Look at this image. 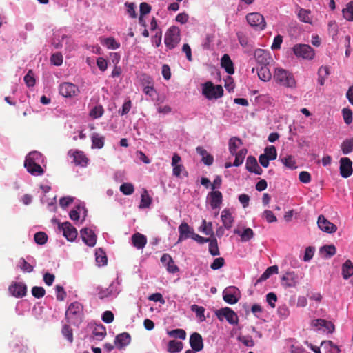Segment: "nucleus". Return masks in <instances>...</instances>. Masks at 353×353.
Returning <instances> with one entry per match:
<instances>
[{
	"instance_id": "dca6fc26",
	"label": "nucleus",
	"mask_w": 353,
	"mask_h": 353,
	"mask_svg": "<svg viewBox=\"0 0 353 353\" xmlns=\"http://www.w3.org/2000/svg\"><path fill=\"white\" fill-rule=\"evenodd\" d=\"M179 237L178 242L185 240L188 238H192L194 232L192 228L190 227L189 225L183 222L179 226Z\"/></svg>"
},
{
	"instance_id": "2eb2a0df",
	"label": "nucleus",
	"mask_w": 353,
	"mask_h": 353,
	"mask_svg": "<svg viewBox=\"0 0 353 353\" xmlns=\"http://www.w3.org/2000/svg\"><path fill=\"white\" fill-rule=\"evenodd\" d=\"M210 205L212 209L220 207L223 201L222 193L219 190H214L208 194Z\"/></svg>"
},
{
	"instance_id": "bb28decb",
	"label": "nucleus",
	"mask_w": 353,
	"mask_h": 353,
	"mask_svg": "<svg viewBox=\"0 0 353 353\" xmlns=\"http://www.w3.org/2000/svg\"><path fill=\"white\" fill-rule=\"evenodd\" d=\"M257 74L259 78L265 82L269 81L272 78V73L268 65H260L257 68Z\"/></svg>"
},
{
	"instance_id": "5701e85b",
	"label": "nucleus",
	"mask_w": 353,
	"mask_h": 353,
	"mask_svg": "<svg viewBox=\"0 0 353 353\" xmlns=\"http://www.w3.org/2000/svg\"><path fill=\"white\" fill-rule=\"evenodd\" d=\"M132 243L137 249H143L147 243V238L145 235L137 232L132 236Z\"/></svg>"
},
{
	"instance_id": "338daca9",
	"label": "nucleus",
	"mask_w": 353,
	"mask_h": 353,
	"mask_svg": "<svg viewBox=\"0 0 353 353\" xmlns=\"http://www.w3.org/2000/svg\"><path fill=\"white\" fill-rule=\"evenodd\" d=\"M24 81L28 87H32L35 84V79L33 77L32 71L30 70L27 74L24 77Z\"/></svg>"
},
{
	"instance_id": "bf43d9fd",
	"label": "nucleus",
	"mask_w": 353,
	"mask_h": 353,
	"mask_svg": "<svg viewBox=\"0 0 353 353\" xmlns=\"http://www.w3.org/2000/svg\"><path fill=\"white\" fill-rule=\"evenodd\" d=\"M225 264V259L223 257L216 258L211 263L210 268L214 270H216L222 268Z\"/></svg>"
},
{
	"instance_id": "a18cd8bd",
	"label": "nucleus",
	"mask_w": 353,
	"mask_h": 353,
	"mask_svg": "<svg viewBox=\"0 0 353 353\" xmlns=\"http://www.w3.org/2000/svg\"><path fill=\"white\" fill-rule=\"evenodd\" d=\"M104 112V110L102 105H96L94 106L89 113V115L93 119H97L101 117Z\"/></svg>"
},
{
	"instance_id": "cd10ccee",
	"label": "nucleus",
	"mask_w": 353,
	"mask_h": 353,
	"mask_svg": "<svg viewBox=\"0 0 353 353\" xmlns=\"http://www.w3.org/2000/svg\"><path fill=\"white\" fill-rule=\"evenodd\" d=\"M297 15L301 21L309 24L312 23V17L310 10L299 8Z\"/></svg>"
},
{
	"instance_id": "e433bc0d",
	"label": "nucleus",
	"mask_w": 353,
	"mask_h": 353,
	"mask_svg": "<svg viewBox=\"0 0 353 353\" xmlns=\"http://www.w3.org/2000/svg\"><path fill=\"white\" fill-rule=\"evenodd\" d=\"M246 154H247L246 149H242V150H239V152H236V154H234V155H235V159L233 163V165L237 167V166H239L240 165H241L243 162V160H244V158H245Z\"/></svg>"
},
{
	"instance_id": "58836bf2",
	"label": "nucleus",
	"mask_w": 353,
	"mask_h": 353,
	"mask_svg": "<svg viewBox=\"0 0 353 353\" xmlns=\"http://www.w3.org/2000/svg\"><path fill=\"white\" fill-rule=\"evenodd\" d=\"M321 254H325V256L330 258L336 254V250L334 245H324L320 249Z\"/></svg>"
},
{
	"instance_id": "603ef678",
	"label": "nucleus",
	"mask_w": 353,
	"mask_h": 353,
	"mask_svg": "<svg viewBox=\"0 0 353 353\" xmlns=\"http://www.w3.org/2000/svg\"><path fill=\"white\" fill-rule=\"evenodd\" d=\"M254 235L253 230L250 228H247L241 234V239L242 241H248L254 237Z\"/></svg>"
},
{
	"instance_id": "0e129e2a",
	"label": "nucleus",
	"mask_w": 353,
	"mask_h": 353,
	"mask_svg": "<svg viewBox=\"0 0 353 353\" xmlns=\"http://www.w3.org/2000/svg\"><path fill=\"white\" fill-rule=\"evenodd\" d=\"M263 217L266 219L268 223H273L277 221L276 217L274 216L271 210H266L263 213Z\"/></svg>"
},
{
	"instance_id": "aec40b11",
	"label": "nucleus",
	"mask_w": 353,
	"mask_h": 353,
	"mask_svg": "<svg viewBox=\"0 0 353 353\" xmlns=\"http://www.w3.org/2000/svg\"><path fill=\"white\" fill-rule=\"evenodd\" d=\"M106 334L107 332L105 327L101 324L97 325L94 327L92 331V334L90 337V341L92 342L94 340L102 341Z\"/></svg>"
},
{
	"instance_id": "4d7b16f0",
	"label": "nucleus",
	"mask_w": 353,
	"mask_h": 353,
	"mask_svg": "<svg viewBox=\"0 0 353 353\" xmlns=\"http://www.w3.org/2000/svg\"><path fill=\"white\" fill-rule=\"evenodd\" d=\"M344 121L349 125L352 122V112L349 108H343L342 110Z\"/></svg>"
},
{
	"instance_id": "ddd939ff",
	"label": "nucleus",
	"mask_w": 353,
	"mask_h": 353,
	"mask_svg": "<svg viewBox=\"0 0 353 353\" xmlns=\"http://www.w3.org/2000/svg\"><path fill=\"white\" fill-rule=\"evenodd\" d=\"M81 237L83 241L88 246L93 247L97 242V236L94 232L88 228H85L80 231Z\"/></svg>"
},
{
	"instance_id": "f03ea898",
	"label": "nucleus",
	"mask_w": 353,
	"mask_h": 353,
	"mask_svg": "<svg viewBox=\"0 0 353 353\" xmlns=\"http://www.w3.org/2000/svg\"><path fill=\"white\" fill-rule=\"evenodd\" d=\"M83 307L79 302L72 303L65 312V319L68 323L79 325L82 322Z\"/></svg>"
},
{
	"instance_id": "0eeeda50",
	"label": "nucleus",
	"mask_w": 353,
	"mask_h": 353,
	"mask_svg": "<svg viewBox=\"0 0 353 353\" xmlns=\"http://www.w3.org/2000/svg\"><path fill=\"white\" fill-rule=\"evenodd\" d=\"M248 23L256 30H262L266 26V23L262 14L258 12L249 13L246 16Z\"/></svg>"
},
{
	"instance_id": "052dcab7",
	"label": "nucleus",
	"mask_w": 353,
	"mask_h": 353,
	"mask_svg": "<svg viewBox=\"0 0 353 353\" xmlns=\"http://www.w3.org/2000/svg\"><path fill=\"white\" fill-rule=\"evenodd\" d=\"M96 262L99 266L104 265L107 263V257L102 251L96 252Z\"/></svg>"
},
{
	"instance_id": "f8f14e48",
	"label": "nucleus",
	"mask_w": 353,
	"mask_h": 353,
	"mask_svg": "<svg viewBox=\"0 0 353 353\" xmlns=\"http://www.w3.org/2000/svg\"><path fill=\"white\" fill-rule=\"evenodd\" d=\"M254 55L256 63L259 65H269L272 60L270 52L263 49H256Z\"/></svg>"
},
{
	"instance_id": "a19ab883",
	"label": "nucleus",
	"mask_w": 353,
	"mask_h": 353,
	"mask_svg": "<svg viewBox=\"0 0 353 353\" xmlns=\"http://www.w3.org/2000/svg\"><path fill=\"white\" fill-rule=\"evenodd\" d=\"M191 310L196 313V315L198 318H199L201 322L205 321V316L204 315L205 308L202 306H199L197 305H192L190 307Z\"/></svg>"
},
{
	"instance_id": "9b49d317",
	"label": "nucleus",
	"mask_w": 353,
	"mask_h": 353,
	"mask_svg": "<svg viewBox=\"0 0 353 353\" xmlns=\"http://www.w3.org/2000/svg\"><path fill=\"white\" fill-rule=\"evenodd\" d=\"M239 290L234 286H230L225 289L223 292V300L229 304L233 305L238 302L239 298L236 296Z\"/></svg>"
},
{
	"instance_id": "4be33fe9",
	"label": "nucleus",
	"mask_w": 353,
	"mask_h": 353,
	"mask_svg": "<svg viewBox=\"0 0 353 353\" xmlns=\"http://www.w3.org/2000/svg\"><path fill=\"white\" fill-rule=\"evenodd\" d=\"M24 166L32 175L39 176L44 173L43 169L37 162H30L29 164L28 162H24Z\"/></svg>"
},
{
	"instance_id": "393cba45",
	"label": "nucleus",
	"mask_w": 353,
	"mask_h": 353,
	"mask_svg": "<svg viewBox=\"0 0 353 353\" xmlns=\"http://www.w3.org/2000/svg\"><path fill=\"white\" fill-rule=\"evenodd\" d=\"M282 285L285 288L294 287L296 283V276L294 272H287L281 278Z\"/></svg>"
},
{
	"instance_id": "8fccbe9b",
	"label": "nucleus",
	"mask_w": 353,
	"mask_h": 353,
	"mask_svg": "<svg viewBox=\"0 0 353 353\" xmlns=\"http://www.w3.org/2000/svg\"><path fill=\"white\" fill-rule=\"evenodd\" d=\"M41 157V154L40 152L37 151L31 152L27 155L24 162H28V164L30 162H37L39 161Z\"/></svg>"
},
{
	"instance_id": "13d9d810",
	"label": "nucleus",
	"mask_w": 353,
	"mask_h": 353,
	"mask_svg": "<svg viewBox=\"0 0 353 353\" xmlns=\"http://www.w3.org/2000/svg\"><path fill=\"white\" fill-rule=\"evenodd\" d=\"M169 335L173 337L179 338L180 339H185L186 337V333L185 330L182 329H175L170 331Z\"/></svg>"
},
{
	"instance_id": "6e6d98bb",
	"label": "nucleus",
	"mask_w": 353,
	"mask_h": 353,
	"mask_svg": "<svg viewBox=\"0 0 353 353\" xmlns=\"http://www.w3.org/2000/svg\"><path fill=\"white\" fill-rule=\"evenodd\" d=\"M311 325L312 326L316 327H322V326H325L326 325H329L330 327H332V323L323 319H317L313 320L311 322Z\"/></svg>"
},
{
	"instance_id": "de8ad7c7",
	"label": "nucleus",
	"mask_w": 353,
	"mask_h": 353,
	"mask_svg": "<svg viewBox=\"0 0 353 353\" xmlns=\"http://www.w3.org/2000/svg\"><path fill=\"white\" fill-rule=\"evenodd\" d=\"M321 346H324L325 348H330L331 353H340L341 350L339 347L335 345L332 341H324L321 342Z\"/></svg>"
},
{
	"instance_id": "3c124183",
	"label": "nucleus",
	"mask_w": 353,
	"mask_h": 353,
	"mask_svg": "<svg viewBox=\"0 0 353 353\" xmlns=\"http://www.w3.org/2000/svg\"><path fill=\"white\" fill-rule=\"evenodd\" d=\"M134 188L132 183H125L120 186V191L125 195H130L134 192Z\"/></svg>"
},
{
	"instance_id": "20e7f679",
	"label": "nucleus",
	"mask_w": 353,
	"mask_h": 353,
	"mask_svg": "<svg viewBox=\"0 0 353 353\" xmlns=\"http://www.w3.org/2000/svg\"><path fill=\"white\" fill-rule=\"evenodd\" d=\"M180 41V30L176 26H171L165 34V44L170 48H174Z\"/></svg>"
},
{
	"instance_id": "864d4df0",
	"label": "nucleus",
	"mask_w": 353,
	"mask_h": 353,
	"mask_svg": "<svg viewBox=\"0 0 353 353\" xmlns=\"http://www.w3.org/2000/svg\"><path fill=\"white\" fill-rule=\"evenodd\" d=\"M258 163H257V161L255 157H252V156H249L248 158H247V160H246V169L252 172V170L256 168V165H258Z\"/></svg>"
},
{
	"instance_id": "4468645a",
	"label": "nucleus",
	"mask_w": 353,
	"mask_h": 353,
	"mask_svg": "<svg viewBox=\"0 0 353 353\" xmlns=\"http://www.w3.org/2000/svg\"><path fill=\"white\" fill-rule=\"evenodd\" d=\"M318 226L323 232L327 233H334L336 231L337 227L327 219L323 215H320L318 218Z\"/></svg>"
},
{
	"instance_id": "37998d69",
	"label": "nucleus",
	"mask_w": 353,
	"mask_h": 353,
	"mask_svg": "<svg viewBox=\"0 0 353 353\" xmlns=\"http://www.w3.org/2000/svg\"><path fill=\"white\" fill-rule=\"evenodd\" d=\"M152 202V199L148 194L147 191L145 190L141 194V203L139 205L140 208H148Z\"/></svg>"
},
{
	"instance_id": "f3484780",
	"label": "nucleus",
	"mask_w": 353,
	"mask_h": 353,
	"mask_svg": "<svg viewBox=\"0 0 353 353\" xmlns=\"http://www.w3.org/2000/svg\"><path fill=\"white\" fill-rule=\"evenodd\" d=\"M190 345L194 351H201L203 348V341L201 335L198 332L192 333L190 336Z\"/></svg>"
},
{
	"instance_id": "423d86ee",
	"label": "nucleus",
	"mask_w": 353,
	"mask_h": 353,
	"mask_svg": "<svg viewBox=\"0 0 353 353\" xmlns=\"http://www.w3.org/2000/svg\"><path fill=\"white\" fill-rule=\"evenodd\" d=\"M216 315L219 321L225 319L231 325H236L239 321L237 314L230 307H225L216 311Z\"/></svg>"
},
{
	"instance_id": "c03bdc74",
	"label": "nucleus",
	"mask_w": 353,
	"mask_h": 353,
	"mask_svg": "<svg viewBox=\"0 0 353 353\" xmlns=\"http://www.w3.org/2000/svg\"><path fill=\"white\" fill-rule=\"evenodd\" d=\"M263 154L265 155L270 160L276 159L277 157V152L276 148L274 145L266 147Z\"/></svg>"
},
{
	"instance_id": "b1692460",
	"label": "nucleus",
	"mask_w": 353,
	"mask_h": 353,
	"mask_svg": "<svg viewBox=\"0 0 353 353\" xmlns=\"http://www.w3.org/2000/svg\"><path fill=\"white\" fill-rule=\"evenodd\" d=\"M221 67L223 68L225 72L229 74H232L234 72V65L230 57L227 54H225L221 59Z\"/></svg>"
},
{
	"instance_id": "1a4fd4ad",
	"label": "nucleus",
	"mask_w": 353,
	"mask_h": 353,
	"mask_svg": "<svg viewBox=\"0 0 353 353\" xmlns=\"http://www.w3.org/2000/svg\"><path fill=\"white\" fill-rule=\"evenodd\" d=\"M59 229L63 231V236L69 241H73L77 236V230L68 221L59 223Z\"/></svg>"
},
{
	"instance_id": "774afa93",
	"label": "nucleus",
	"mask_w": 353,
	"mask_h": 353,
	"mask_svg": "<svg viewBox=\"0 0 353 353\" xmlns=\"http://www.w3.org/2000/svg\"><path fill=\"white\" fill-rule=\"evenodd\" d=\"M151 9L152 8L150 5H149L148 3L143 2L139 6L140 14L141 16H144L149 14L151 11Z\"/></svg>"
},
{
	"instance_id": "79ce46f5",
	"label": "nucleus",
	"mask_w": 353,
	"mask_h": 353,
	"mask_svg": "<svg viewBox=\"0 0 353 353\" xmlns=\"http://www.w3.org/2000/svg\"><path fill=\"white\" fill-rule=\"evenodd\" d=\"M61 333L63 336L72 343L73 342V332L72 330L68 325H64L61 329Z\"/></svg>"
},
{
	"instance_id": "412c9836",
	"label": "nucleus",
	"mask_w": 353,
	"mask_h": 353,
	"mask_svg": "<svg viewBox=\"0 0 353 353\" xmlns=\"http://www.w3.org/2000/svg\"><path fill=\"white\" fill-rule=\"evenodd\" d=\"M221 219L224 228L230 230L232 227L234 220L229 209H224L221 212Z\"/></svg>"
},
{
	"instance_id": "09e8293b",
	"label": "nucleus",
	"mask_w": 353,
	"mask_h": 353,
	"mask_svg": "<svg viewBox=\"0 0 353 353\" xmlns=\"http://www.w3.org/2000/svg\"><path fill=\"white\" fill-rule=\"evenodd\" d=\"M35 242L39 245H43L47 242L48 236L43 232H38L34 236Z\"/></svg>"
},
{
	"instance_id": "c756f323",
	"label": "nucleus",
	"mask_w": 353,
	"mask_h": 353,
	"mask_svg": "<svg viewBox=\"0 0 353 353\" xmlns=\"http://www.w3.org/2000/svg\"><path fill=\"white\" fill-rule=\"evenodd\" d=\"M279 268L277 265H272L268 267L265 271L261 275V276L256 281V283L263 282L267 280L273 274H277Z\"/></svg>"
},
{
	"instance_id": "c9c22d12",
	"label": "nucleus",
	"mask_w": 353,
	"mask_h": 353,
	"mask_svg": "<svg viewBox=\"0 0 353 353\" xmlns=\"http://www.w3.org/2000/svg\"><path fill=\"white\" fill-rule=\"evenodd\" d=\"M281 161L285 167L291 170H294L297 168L296 165V161L294 160V157L292 155H288L283 158H281Z\"/></svg>"
},
{
	"instance_id": "4c0bfd02",
	"label": "nucleus",
	"mask_w": 353,
	"mask_h": 353,
	"mask_svg": "<svg viewBox=\"0 0 353 353\" xmlns=\"http://www.w3.org/2000/svg\"><path fill=\"white\" fill-rule=\"evenodd\" d=\"M343 14L345 19L353 21V1H350L346 8L343 9Z\"/></svg>"
},
{
	"instance_id": "7ed1b4c3",
	"label": "nucleus",
	"mask_w": 353,
	"mask_h": 353,
	"mask_svg": "<svg viewBox=\"0 0 353 353\" xmlns=\"http://www.w3.org/2000/svg\"><path fill=\"white\" fill-rule=\"evenodd\" d=\"M202 94L208 99H219L223 94V89L221 85H214L211 81L203 84Z\"/></svg>"
},
{
	"instance_id": "680f3d73",
	"label": "nucleus",
	"mask_w": 353,
	"mask_h": 353,
	"mask_svg": "<svg viewBox=\"0 0 353 353\" xmlns=\"http://www.w3.org/2000/svg\"><path fill=\"white\" fill-rule=\"evenodd\" d=\"M140 81L143 88H144L145 85L154 84L153 79L146 74H143L141 75Z\"/></svg>"
},
{
	"instance_id": "c85d7f7f",
	"label": "nucleus",
	"mask_w": 353,
	"mask_h": 353,
	"mask_svg": "<svg viewBox=\"0 0 353 353\" xmlns=\"http://www.w3.org/2000/svg\"><path fill=\"white\" fill-rule=\"evenodd\" d=\"M353 275V263L350 260H347L342 265V276L345 280Z\"/></svg>"
},
{
	"instance_id": "a211bd4d",
	"label": "nucleus",
	"mask_w": 353,
	"mask_h": 353,
	"mask_svg": "<svg viewBox=\"0 0 353 353\" xmlns=\"http://www.w3.org/2000/svg\"><path fill=\"white\" fill-rule=\"evenodd\" d=\"M9 292L15 297H23L26 294L27 287L23 283H14L10 285Z\"/></svg>"
},
{
	"instance_id": "69168bd1",
	"label": "nucleus",
	"mask_w": 353,
	"mask_h": 353,
	"mask_svg": "<svg viewBox=\"0 0 353 353\" xmlns=\"http://www.w3.org/2000/svg\"><path fill=\"white\" fill-rule=\"evenodd\" d=\"M57 291V299L58 301H63L66 297V292L64 290L63 288L61 285H56L55 287Z\"/></svg>"
},
{
	"instance_id": "473e14b6",
	"label": "nucleus",
	"mask_w": 353,
	"mask_h": 353,
	"mask_svg": "<svg viewBox=\"0 0 353 353\" xmlns=\"http://www.w3.org/2000/svg\"><path fill=\"white\" fill-rule=\"evenodd\" d=\"M341 148L343 154H348L353 150V138L346 139L343 141Z\"/></svg>"
},
{
	"instance_id": "39448f33",
	"label": "nucleus",
	"mask_w": 353,
	"mask_h": 353,
	"mask_svg": "<svg viewBox=\"0 0 353 353\" xmlns=\"http://www.w3.org/2000/svg\"><path fill=\"white\" fill-rule=\"evenodd\" d=\"M292 50L297 57L303 59L312 60L315 56L314 50L307 44H296Z\"/></svg>"
},
{
	"instance_id": "6ab92c4d",
	"label": "nucleus",
	"mask_w": 353,
	"mask_h": 353,
	"mask_svg": "<svg viewBox=\"0 0 353 353\" xmlns=\"http://www.w3.org/2000/svg\"><path fill=\"white\" fill-rule=\"evenodd\" d=\"M130 341V335L128 332H123L115 337L114 344L118 349L121 350L129 345Z\"/></svg>"
},
{
	"instance_id": "a878e982",
	"label": "nucleus",
	"mask_w": 353,
	"mask_h": 353,
	"mask_svg": "<svg viewBox=\"0 0 353 353\" xmlns=\"http://www.w3.org/2000/svg\"><path fill=\"white\" fill-rule=\"evenodd\" d=\"M73 162L76 165H81L82 167L86 166L88 159L85 157L84 153L81 151H75L72 153Z\"/></svg>"
},
{
	"instance_id": "6e6552de",
	"label": "nucleus",
	"mask_w": 353,
	"mask_h": 353,
	"mask_svg": "<svg viewBox=\"0 0 353 353\" xmlns=\"http://www.w3.org/2000/svg\"><path fill=\"white\" fill-rule=\"evenodd\" d=\"M59 93L64 97H73L79 93V89L76 85L64 82L59 85Z\"/></svg>"
},
{
	"instance_id": "ea45409f",
	"label": "nucleus",
	"mask_w": 353,
	"mask_h": 353,
	"mask_svg": "<svg viewBox=\"0 0 353 353\" xmlns=\"http://www.w3.org/2000/svg\"><path fill=\"white\" fill-rule=\"evenodd\" d=\"M209 243V252L212 256H218L220 254L217 240L216 239H211Z\"/></svg>"
},
{
	"instance_id": "2f4dec72",
	"label": "nucleus",
	"mask_w": 353,
	"mask_h": 353,
	"mask_svg": "<svg viewBox=\"0 0 353 353\" xmlns=\"http://www.w3.org/2000/svg\"><path fill=\"white\" fill-rule=\"evenodd\" d=\"M104 137L99 136V134H93L92 136V148L101 149L104 145Z\"/></svg>"
},
{
	"instance_id": "72a5a7b5",
	"label": "nucleus",
	"mask_w": 353,
	"mask_h": 353,
	"mask_svg": "<svg viewBox=\"0 0 353 353\" xmlns=\"http://www.w3.org/2000/svg\"><path fill=\"white\" fill-rule=\"evenodd\" d=\"M183 349V343L181 341L171 340L168 343V350L171 353L179 352Z\"/></svg>"
},
{
	"instance_id": "e2e57ef3",
	"label": "nucleus",
	"mask_w": 353,
	"mask_h": 353,
	"mask_svg": "<svg viewBox=\"0 0 353 353\" xmlns=\"http://www.w3.org/2000/svg\"><path fill=\"white\" fill-rule=\"evenodd\" d=\"M50 60L54 65L59 66L63 63V56L61 53L57 52L52 55Z\"/></svg>"
},
{
	"instance_id": "f257e3e1",
	"label": "nucleus",
	"mask_w": 353,
	"mask_h": 353,
	"mask_svg": "<svg viewBox=\"0 0 353 353\" xmlns=\"http://www.w3.org/2000/svg\"><path fill=\"white\" fill-rule=\"evenodd\" d=\"M273 78L276 83L281 86L288 88H295L296 86L294 74L283 68H276L274 72Z\"/></svg>"
},
{
	"instance_id": "9d476101",
	"label": "nucleus",
	"mask_w": 353,
	"mask_h": 353,
	"mask_svg": "<svg viewBox=\"0 0 353 353\" xmlns=\"http://www.w3.org/2000/svg\"><path fill=\"white\" fill-rule=\"evenodd\" d=\"M340 174L343 178H347L352 174V162L348 157H342L340 159Z\"/></svg>"
},
{
	"instance_id": "49530a36",
	"label": "nucleus",
	"mask_w": 353,
	"mask_h": 353,
	"mask_svg": "<svg viewBox=\"0 0 353 353\" xmlns=\"http://www.w3.org/2000/svg\"><path fill=\"white\" fill-rule=\"evenodd\" d=\"M19 267L20 269L24 272L30 273L33 271L34 267L28 263L23 258H21L19 261Z\"/></svg>"
},
{
	"instance_id": "5fc2aeb1",
	"label": "nucleus",
	"mask_w": 353,
	"mask_h": 353,
	"mask_svg": "<svg viewBox=\"0 0 353 353\" xmlns=\"http://www.w3.org/2000/svg\"><path fill=\"white\" fill-rule=\"evenodd\" d=\"M46 290L43 287L34 286L32 288V294L35 298L39 299L45 296Z\"/></svg>"
},
{
	"instance_id": "7c9ffc66",
	"label": "nucleus",
	"mask_w": 353,
	"mask_h": 353,
	"mask_svg": "<svg viewBox=\"0 0 353 353\" xmlns=\"http://www.w3.org/2000/svg\"><path fill=\"white\" fill-rule=\"evenodd\" d=\"M242 144L241 140L236 137H232L229 141V150L232 155L236 152V150Z\"/></svg>"
},
{
	"instance_id": "f704fd0d",
	"label": "nucleus",
	"mask_w": 353,
	"mask_h": 353,
	"mask_svg": "<svg viewBox=\"0 0 353 353\" xmlns=\"http://www.w3.org/2000/svg\"><path fill=\"white\" fill-rule=\"evenodd\" d=\"M102 44L105 45L108 49L113 50L118 49L121 46L120 43L112 37L104 39Z\"/></svg>"
}]
</instances>
